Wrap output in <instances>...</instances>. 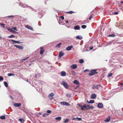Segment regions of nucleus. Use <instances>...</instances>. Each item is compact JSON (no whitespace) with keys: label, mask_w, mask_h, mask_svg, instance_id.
<instances>
[{"label":"nucleus","mask_w":123,"mask_h":123,"mask_svg":"<svg viewBox=\"0 0 123 123\" xmlns=\"http://www.w3.org/2000/svg\"><path fill=\"white\" fill-rule=\"evenodd\" d=\"M77 105L81 108V110L83 111L85 110V108H86L87 107H88V108H87L86 109L87 110L92 109L94 108L93 106H90V105L89 104L87 105H86L85 104H84L83 105V106H82L79 103H78Z\"/></svg>","instance_id":"obj_1"},{"label":"nucleus","mask_w":123,"mask_h":123,"mask_svg":"<svg viewBox=\"0 0 123 123\" xmlns=\"http://www.w3.org/2000/svg\"><path fill=\"white\" fill-rule=\"evenodd\" d=\"M97 70V69H95L91 70L89 74V75L92 76L97 74L98 73L96 71Z\"/></svg>","instance_id":"obj_2"},{"label":"nucleus","mask_w":123,"mask_h":123,"mask_svg":"<svg viewBox=\"0 0 123 123\" xmlns=\"http://www.w3.org/2000/svg\"><path fill=\"white\" fill-rule=\"evenodd\" d=\"M62 84L65 88L66 89H68L69 87V86L67 82L64 81H62Z\"/></svg>","instance_id":"obj_3"},{"label":"nucleus","mask_w":123,"mask_h":123,"mask_svg":"<svg viewBox=\"0 0 123 123\" xmlns=\"http://www.w3.org/2000/svg\"><path fill=\"white\" fill-rule=\"evenodd\" d=\"M19 5L23 8L28 7H29L30 8L31 7L30 6H28L27 5L23 4L20 3H19Z\"/></svg>","instance_id":"obj_4"},{"label":"nucleus","mask_w":123,"mask_h":123,"mask_svg":"<svg viewBox=\"0 0 123 123\" xmlns=\"http://www.w3.org/2000/svg\"><path fill=\"white\" fill-rule=\"evenodd\" d=\"M54 94L52 92L50 94H49L48 96L49 98H50V100H52L53 99V97L54 96Z\"/></svg>","instance_id":"obj_5"},{"label":"nucleus","mask_w":123,"mask_h":123,"mask_svg":"<svg viewBox=\"0 0 123 123\" xmlns=\"http://www.w3.org/2000/svg\"><path fill=\"white\" fill-rule=\"evenodd\" d=\"M14 46L19 49H23L24 48V47L23 46L20 45H14Z\"/></svg>","instance_id":"obj_6"},{"label":"nucleus","mask_w":123,"mask_h":123,"mask_svg":"<svg viewBox=\"0 0 123 123\" xmlns=\"http://www.w3.org/2000/svg\"><path fill=\"white\" fill-rule=\"evenodd\" d=\"M42 11H40L39 12H38V13L39 14V17L40 18H41L43 16V13H42Z\"/></svg>","instance_id":"obj_7"},{"label":"nucleus","mask_w":123,"mask_h":123,"mask_svg":"<svg viewBox=\"0 0 123 123\" xmlns=\"http://www.w3.org/2000/svg\"><path fill=\"white\" fill-rule=\"evenodd\" d=\"M77 65L76 64H74L70 66V68L72 69L76 68H77Z\"/></svg>","instance_id":"obj_8"},{"label":"nucleus","mask_w":123,"mask_h":123,"mask_svg":"<svg viewBox=\"0 0 123 123\" xmlns=\"http://www.w3.org/2000/svg\"><path fill=\"white\" fill-rule=\"evenodd\" d=\"M64 55V53L62 51H61L59 52L58 56L60 58Z\"/></svg>","instance_id":"obj_9"},{"label":"nucleus","mask_w":123,"mask_h":123,"mask_svg":"<svg viewBox=\"0 0 123 123\" xmlns=\"http://www.w3.org/2000/svg\"><path fill=\"white\" fill-rule=\"evenodd\" d=\"M97 106L99 108H101L103 106V104L101 103H99L97 105Z\"/></svg>","instance_id":"obj_10"},{"label":"nucleus","mask_w":123,"mask_h":123,"mask_svg":"<svg viewBox=\"0 0 123 123\" xmlns=\"http://www.w3.org/2000/svg\"><path fill=\"white\" fill-rule=\"evenodd\" d=\"M73 48V46L71 45L70 46H68L66 48V50L67 51H70L71 50L72 48Z\"/></svg>","instance_id":"obj_11"},{"label":"nucleus","mask_w":123,"mask_h":123,"mask_svg":"<svg viewBox=\"0 0 123 123\" xmlns=\"http://www.w3.org/2000/svg\"><path fill=\"white\" fill-rule=\"evenodd\" d=\"M25 27L26 28H27L28 29H29L30 30H33V28L29 25H26L25 26Z\"/></svg>","instance_id":"obj_12"},{"label":"nucleus","mask_w":123,"mask_h":123,"mask_svg":"<svg viewBox=\"0 0 123 123\" xmlns=\"http://www.w3.org/2000/svg\"><path fill=\"white\" fill-rule=\"evenodd\" d=\"M15 106L17 107H19L20 106L21 104L20 103H15L13 104Z\"/></svg>","instance_id":"obj_13"},{"label":"nucleus","mask_w":123,"mask_h":123,"mask_svg":"<svg viewBox=\"0 0 123 123\" xmlns=\"http://www.w3.org/2000/svg\"><path fill=\"white\" fill-rule=\"evenodd\" d=\"M43 49L44 48L43 47H40V53L41 55L42 54L43 52L44 51V50Z\"/></svg>","instance_id":"obj_14"},{"label":"nucleus","mask_w":123,"mask_h":123,"mask_svg":"<svg viewBox=\"0 0 123 123\" xmlns=\"http://www.w3.org/2000/svg\"><path fill=\"white\" fill-rule=\"evenodd\" d=\"M96 97V96L95 94H92L91 95V98L92 99H94Z\"/></svg>","instance_id":"obj_15"},{"label":"nucleus","mask_w":123,"mask_h":123,"mask_svg":"<svg viewBox=\"0 0 123 123\" xmlns=\"http://www.w3.org/2000/svg\"><path fill=\"white\" fill-rule=\"evenodd\" d=\"M66 74V72L64 71H62L61 72V75L62 76H64Z\"/></svg>","instance_id":"obj_16"},{"label":"nucleus","mask_w":123,"mask_h":123,"mask_svg":"<svg viewBox=\"0 0 123 123\" xmlns=\"http://www.w3.org/2000/svg\"><path fill=\"white\" fill-rule=\"evenodd\" d=\"M73 82L74 83L77 85H80V83H79V82L76 80H74Z\"/></svg>","instance_id":"obj_17"},{"label":"nucleus","mask_w":123,"mask_h":123,"mask_svg":"<svg viewBox=\"0 0 123 123\" xmlns=\"http://www.w3.org/2000/svg\"><path fill=\"white\" fill-rule=\"evenodd\" d=\"M76 38L79 40H81L83 38L82 36L80 35H78L76 37Z\"/></svg>","instance_id":"obj_18"},{"label":"nucleus","mask_w":123,"mask_h":123,"mask_svg":"<svg viewBox=\"0 0 123 123\" xmlns=\"http://www.w3.org/2000/svg\"><path fill=\"white\" fill-rule=\"evenodd\" d=\"M110 120V116H109L108 117H107L106 119L104 121L106 122H109Z\"/></svg>","instance_id":"obj_19"},{"label":"nucleus","mask_w":123,"mask_h":123,"mask_svg":"<svg viewBox=\"0 0 123 123\" xmlns=\"http://www.w3.org/2000/svg\"><path fill=\"white\" fill-rule=\"evenodd\" d=\"M74 29L75 30H79L80 29V27L78 25H77L74 26Z\"/></svg>","instance_id":"obj_20"},{"label":"nucleus","mask_w":123,"mask_h":123,"mask_svg":"<svg viewBox=\"0 0 123 123\" xmlns=\"http://www.w3.org/2000/svg\"><path fill=\"white\" fill-rule=\"evenodd\" d=\"M101 85L99 84L98 85H96L95 86V87L96 89H99V88L101 87Z\"/></svg>","instance_id":"obj_21"},{"label":"nucleus","mask_w":123,"mask_h":123,"mask_svg":"<svg viewBox=\"0 0 123 123\" xmlns=\"http://www.w3.org/2000/svg\"><path fill=\"white\" fill-rule=\"evenodd\" d=\"M61 117H56L55 119L57 120L60 121L61 119Z\"/></svg>","instance_id":"obj_22"},{"label":"nucleus","mask_w":123,"mask_h":123,"mask_svg":"<svg viewBox=\"0 0 123 123\" xmlns=\"http://www.w3.org/2000/svg\"><path fill=\"white\" fill-rule=\"evenodd\" d=\"M113 41H112L109 42H107L106 43L107 45H109L110 44H112V42Z\"/></svg>","instance_id":"obj_23"},{"label":"nucleus","mask_w":123,"mask_h":123,"mask_svg":"<svg viewBox=\"0 0 123 123\" xmlns=\"http://www.w3.org/2000/svg\"><path fill=\"white\" fill-rule=\"evenodd\" d=\"M4 85L6 87H7L8 86V84L6 82H4Z\"/></svg>","instance_id":"obj_24"},{"label":"nucleus","mask_w":123,"mask_h":123,"mask_svg":"<svg viewBox=\"0 0 123 123\" xmlns=\"http://www.w3.org/2000/svg\"><path fill=\"white\" fill-rule=\"evenodd\" d=\"M49 114L47 113H45L43 114V117L48 116Z\"/></svg>","instance_id":"obj_25"},{"label":"nucleus","mask_w":123,"mask_h":123,"mask_svg":"<svg viewBox=\"0 0 123 123\" xmlns=\"http://www.w3.org/2000/svg\"><path fill=\"white\" fill-rule=\"evenodd\" d=\"M40 76V74L39 73H37V74H36L35 76V78H37L39 77Z\"/></svg>","instance_id":"obj_26"},{"label":"nucleus","mask_w":123,"mask_h":123,"mask_svg":"<svg viewBox=\"0 0 123 123\" xmlns=\"http://www.w3.org/2000/svg\"><path fill=\"white\" fill-rule=\"evenodd\" d=\"M84 61L83 59H80V60L79 62L81 64L83 63Z\"/></svg>","instance_id":"obj_27"},{"label":"nucleus","mask_w":123,"mask_h":123,"mask_svg":"<svg viewBox=\"0 0 123 123\" xmlns=\"http://www.w3.org/2000/svg\"><path fill=\"white\" fill-rule=\"evenodd\" d=\"M94 102V101L93 100H90L89 101V103L93 104Z\"/></svg>","instance_id":"obj_28"},{"label":"nucleus","mask_w":123,"mask_h":123,"mask_svg":"<svg viewBox=\"0 0 123 123\" xmlns=\"http://www.w3.org/2000/svg\"><path fill=\"white\" fill-rule=\"evenodd\" d=\"M0 118L2 119H4L6 118V117L5 116H2L0 117Z\"/></svg>","instance_id":"obj_29"},{"label":"nucleus","mask_w":123,"mask_h":123,"mask_svg":"<svg viewBox=\"0 0 123 123\" xmlns=\"http://www.w3.org/2000/svg\"><path fill=\"white\" fill-rule=\"evenodd\" d=\"M61 44V43H59L58 44L56 45V47L57 48H59L60 47Z\"/></svg>","instance_id":"obj_30"},{"label":"nucleus","mask_w":123,"mask_h":123,"mask_svg":"<svg viewBox=\"0 0 123 123\" xmlns=\"http://www.w3.org/2000/svg\"><path fill=\"white\" fill-rule=\"evenodd\" d=\"M8 76H14V74H12V73H8Z\"/></svg>","instance_id":"obj_31"},{"label":"nucleus","mask_w":123,"mask_h":123,"mask_svg":"<svg viewBox=\"0 0 123 123\" xmlns=\"http://www.w3.org/2000/svg\"><path fill=\"white\" fill-rule=\"evenodd\" d=\"M11 41L12 42V44H14L15 43H17V41L12 39L11 40Z\"/></svg>","instance_id":"obj_32"},{"label":"nucleus","mask_w":123,"mask_h":123,"mask_svg":"<svg viewBox=\"0 0 123 123\" xmlns=\"http://www.w3.org/2000/svg\"><path fill=\"white\" fill-rule=\"evenodd\" d=\"M7 29L8 31L11 32H12L13 30L11 28H7Z\"/></svg>","instance_id":"obj_33"},{"label":"nucleus","mask_w":123,"mask_h":123,"mask_svg":"<svg viewBox=\"0 0 123 123\" xmlns=\"http://www.w3.org/2000/svg\"><path fill=\"white\" fill-rule=\"evenodd\" d=\"M0 25L2 26L3 28H4L5 27V24L3 23H0Z\"/></svg>","instance_id":"obj_34"},{"label":"nucleus","mask_w":123,"mask_h":123,"mask_svg":"<svg viewBox=\"0 0 123 123\" xmlns=\"http://www.w3.org/2000/svg\"><path fill=\"white\" fill-rule=\"evenodd\" d=\"M8 37L9 38H14L15 37V36L13 35H12L8 36Z\"/></svg>","instance_id":"obj_35"},{"label":"nucleus","mask_w":123,"mask_h":123,"mask_svg":"<svg viewBox=\"0 0 123 123\" xmlns=\"http://www.w3.org/2000/svg\"><path fill=\"white\" fill-rule=\"evenodd\" d=\"M110 98V97H108L107 98H103V99L104 100H108Z\"/></svg>","instance_id":"obj_36"},{"label":"nucleus","mask_w":123,"mask_h":123,"mask_svg":"<svg viewBox=\"0 0 123 123\" xmlns=\"http://www.w3.org/2000/svg\"><path fill=\"white\" fill-rule=\"evenodd\" d=\"M64 105L66 106H69L70 104L68 103L65 102V105Z\"/></svg>","instance_id":"obj_37"},{"label":"nucleus","mask_w":123,"mask_h":123,"mask_svg":"<svg viewBox=\"0 0 123 123\" xmlns=\"http://www.w3.org/2000/svg\"><path fill=\"white\" fill-rule=\"evenodd\" d=\"M19 120L22 123H23L24 122V120L22 118H20L19 119Z\"/></svg>","instance_id":"obj_38"},{"label":"nucleus","mask_w":123,"mask_h":123,"mask_svg":"<svg viewBox=\"0 0 123 123\" xmlns=\"http://www.w3.org/2000/svg\"><path fill=\"white\" fill-rule=\"evenodd\" d=\"M74 12H73L72 11H70L69 12H66V13H67L71 14H72V13H73Z\"/></svg>","instance_id":"obj_39"},{"label":"nucleus","mask_w":123,"mask_h":123,"mask_svg":"<svg viewBox=\"0 0 123 123\" xmlns=\"http://www.w3.org/2000/svg\"><path fill=\"white\" fill-rule=\"evenodd\" d=\"M81 27L82 28L84 29L86 27V26L85 25H82L81 26Z\"/></svg>","instance_id":"obj_40"},{"label":"nucleus","mask_w":123,"mask_h":123,"mask_svg":"<svg viewBox=\"0 0 123 123\" xmlns=\"http://www.w3.org/2000/svg\"><path fill=\"white\" fill-rule=\"evenodd\" d=\"M59 23L60 25L61 24L62 25H64L65 24L64 23H63V21H61V22H59Z\"/></svg>","instance_id":"obj_41"},{"label":"nucleus","mask_w":123,"mask_h":123,"mask_svg":"<svg viewBox=\"0 0 123 123\" xmlns=\"http://www.w3.org/2000/svg\"><path fill=\"white\" fill-rule=\"evenodd\" d=\"M69 121V119L68 118L66 119L64 121L65 123H67Z\"/></svg>","instance_id":"obj_42"},{"label":"nucleus","mask_w":123,"mask_h":123,"mask_svg":"<svg viewBox=\"0 0 123 123\" xmlns=\"http://www.w3.org/2000/svg\"><path fill=\"white\" fill-rule=\"evenodd\" d=\"M29 58V57H27L26 58H24V59H22V62H23L24 61H25L27 59H28Z\"/></svg>","instance_id":"obj_43"},{"label":"nucleus","mask_w":123,"mask_h":123,"mask_svg":"<svg viewBox=\"0 0 123 123\" xmlns=\"http://www.w3.org/2000/svg\"><path fill=\"white\" fill-rule=\"evenodd\" d=\"M91 88L93 89H95L96 88L95 86L94 85H93L92 87Z\"/></svg>","instance_id":"obj_44"},{"label":"nucleus","mask_w":123,"mask_h":123,"mask_svg":"<svg viewBox=\"0 0 123 123\" xmlns=\"http://www.w3.org/2000/svg\"><path fill=\"white\" fill-rule=\"evenodd\" d=\"M72 74L73 75H75L76 74V73L74 71H72Z\"/></svg>","instance_id":"obj_45"},{"label":"nucleus","mask_w":123,"mask_h":123,"mask_svg":"<svg viewBox=\"0 0 123 123\" xmlns=\"http://www.w3.org/2000/svg\"><path fill=\"white\" fill-rule=\"evenodd\" d=\"M67 96L68 97L70 98L71 97V95L69 94H66Z\"/></svg>","instance_id":"obj_46"},{"label":"nucleus","mask_w":123,"mask_h":123,"mask_svg":"<svg viewBox=\"0 0 123 123\" xmlns=\"http://www.w3.org/2000/svg\"><path fill=\"white\" fill-rule=\"evenodd\" d=\"M3 80V77L1 76H0V81H1Z\"/></svg>","instance_id":"obj_47"},{"label":"nucleus","mask_w":123,"mask_h":123,"mask_svg":"<svg viewBox=\"0 0 123 123\" xmlns=\"http://www.w3.org/2000/svg\"><path fill=\"white\" fill-rule=\"evenodd\" d=\"M39 83L40 84L42 85L43 84V82L42 81H41V80L39 81Z\"/></svg>","instance_id":"obj_48"},{"label":"nucleus","mask_w":123,"mask_h":123,"mask_svg":"<svg viewBox=\"0 0 123 123\" xmlns=\"http://www.w3.org/2000/svg\"><path fill=\"white\" fill-rule=\"evenodd\" d=\"M112 75V73H110L108 75V77H111Z\"/></svg>","instance_id":"obj_49"},{"label":"nucleus","mask_w":123,"mask_h":123,"mask_svg":"<svg viewBox=\"0 0 123 123\" xmlns=\"http://www.w3.org/2000/svg\"><path fill=\"white\" fill-rule=\"evenodd\" d=\"M47 112L48 113H50L51 112V111L50 110H48L47 111Z\"/></svg>","instance_id":"obj_50"},{"label":"nucleus","mask_w":123,"mask_h":123,"mask_svg":"<svg viewBox=\"0 0 123 123\" xmlns=\"http://www.w3.org/2000/svg\"><path fill=\"white\" fill-rule=\"evenodd\" d=\"M65 102H60V104L62 105H65Z\"/></svg>","instance_id":"obj_51"},{"label":"nucleus","mask_w":123,"mask_h":123,"mask_svg":"<svg viewBox=\"0 0 123 123\" xmlns=\"http://www.w3.org/2000/svg\"><path fill=\"white\" fill-rule=\"evenodd\" d=\"M23 43L22 42H20L19 41H17V43Z\"/></svg>","instance_id":"obj_52"},{"label":"nucleus","mask_w":123,"mask_h":123,"mask_svg":"<svg viewBox=\"0 0 123 123\" xmlns=\"http://www.w3.org/2000/svg\"><path fill=\"white\" fill-rule=\"evenodd\" d=\"M92 15H91L90 16V17L89 18V20H91V19L92 18Z\"/></svg>","instance_id":"obj_53"},{"label":"nucleus","mask_w":123,"mask_h":123,"mask_svg":"<svg viewBox=\"0 0 123 123\" xmlns=\"http://www.w3.org/2000/svg\"><path fill=\"white\" fill-rule=\"evenodd\" d=\"M115 36V35L114 34H112L111 35H109V36L111 37H114Z\"/></svg>","instance_id":"obj_54"},{"label":"nucleus","mask_w":123,"mask_h":123,"mask_svg":"<svg viewBox=\"0 0 123 123\" xmlns=\"http://www.w3.org/2000/svg\"><path fill=\"white\" fill-rule=\"evenodd\" d=\"M114 15H117L118 14V12H115L113 13Z\"/></svg>","instance_id":"obj_55"},{"label":"nucleus","mask_w":123,"mask_h":123,"mask_svg":"<svg viewBox=\"0 0 123 123\" xmlns=\"http://www.w3.org/2000/svg\"><path fill=\"white\" fill-rule=\"evenodd\" d=\"M12 29L13 30H15L16 31H17V28L16 27H14L12 28Z\"/></svg>","instance_id":"obj_56"},{"label":"nucleus","mask_w":123,"mask_h":123,"mask_svg":"<svg viewBox=\"0 0 123 123\" xmlns=\"http://www.w3.org/2000/svg\"><path fill=\"white\" fill-rule=\"evenodd\" d=\"M12 32L14 33H16L17 32L13 30L12 31Z\"/></svg>","instance_id":"obj_57"},{"label":"nucleus","mask_w":123,"mask_h":123,"mask_svg":"<svg viewBox=\"0 0 123 123\" xmlns=\"http://www.w3.org/2000/svg\"><path fill=\"white\" fill-rule=\"evenodd\" d=\"M76 118L78 119L79 120H82V119L80 118H78L77 117Z\"/></svg>","instance_id":"obj_58"},{"label":"nucleus","mask_w":123,"mask_h":123,"mask_svg":"<svg viewBox=\"0 0 123 123\" xmlns=\"http://www.w3.org/2000/svg\"><path fill=\"white\" fill-rule=\"evenodd\" d=\"M88 70V69H85V70H84L83 71V72H86Z\"/></svg>","instance_id":"obj_59"},{"label":"nucleus","mask_w":123,"mask_h":123,"mask_svg":"<svg viewBox=\"0 0 123 123\" xmlns=\"http://www.w3.org/2000/svg\"><path fill=\"white\" fill-rule=\"evenodd\" d=\"M61 19H62V20H63L64 19V17L63 16H61Z\"/></svg>","instance_id":"obj_60"},{"label":"nucleus","mask_w":123,"mask_h":123,"mask_svg":"<svg viewBox=\"0 0 123 123\" xmlns=\"http://www.w3.org/2000/svg\"><path fill=\"white\" fill-rule=\"evenodd\" d=\"M8 17H9L13 18L14 17V16H8Z\"/></svg>","instance_id":"obj_61"},{"label":"nucleus","mask_w":123,"mask_h":123,"mask_svg":"<svg viewBox=\"0 0 123 123\" xmlns=\"http://www.w3.org/2000/svg\"><path fill=\"white\" fill-rule=\"evenodd\" d=\"M121 87L123 86V83H122L121 84Z\"/></svg>","instance_id":"obj_62"},{"label":"nucleus","mask_w":123,"mask_h":123,"mask_svg":"<svg viewBox=\"0 0 123 123\" xmlns=\"http://www.w3.org/2000/svg\"><path fill=\"white\" fill-rule=\"evenodd\" d=\"M9 97H10V98H12V99H13V98H12V96H11V95H10L9 96Z\"/></svg>","instance_id":"obj_63"},{"label":"nucleus","mask_w":123,"mask_h":123,"mask_svg":"<svg viewBox=\"0 0 123 123\" xmlns=\"http://www.w3.org/2000/svg\"><path fill=\"white\" fill-rule=\"evenodd\" d=\"M66 23H68V20H67L66 21Z\"/></svg>","instance_id":"obj_64"}]
</instances>
